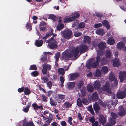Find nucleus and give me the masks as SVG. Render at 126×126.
<instances>
[{"mask_svg":"<svg viewBox=\"0 0 126 126\" xmlns=\"http://www.w3.org/2000/svg\"><path fill=\"white\" fill-rule=\"evenodd\" d=\"M83 83L82 81H79L76 82L75 86L77 89H80L83 85Z\"/></svg>","mask_w":126,"mask_h":126,"instance_id":"obj_9","label":"nucleus"},{"mask_svg":"<svg viewBox=\"0 0 126 126\" xmlns=\"http://www.w3.org/2000/svg\"><path fill=\"white\" fill-rule=\"evenodd\" d=\"M37 69V67L35 65H31L29 69L30 70H36Z\"/></svg>","mask_w":126,"mask_h":126,"instance_id":"obj_47","label":"nucleus"},{"mask_svg":"<svg viewBox=\"0 0 126 126\" xmlns=\"http://www.w3.org/2000/svg\"><path fill=\"white\" fill-rule=\"evenodd\" d=\"M102 24L103 25L105 26L107 29H109L110 28V25L109 24L107 20H105L103 21Z\"/></svg>","mask_w":126,"mask_h":126,"instance_id":"obj_15","label":"nucleus"},{"mask_svg":"<svg viewBox=\"0 0 126 126\" xmlns=\"http://www.w3.org/2000/svg\"><path fill=\"white\" fill-rule=\"evenodd\" d=\"M87 110L89 111L90 112L93 114L94 115V113L93 109L92 106L91 105L90 106L87 108Z\"/></svg>","mask_w":126,"mask_h":126,"instance_id":"obj_34","label":"nucleus"},{"mask_svg":"<svg viewBox=\"0 0 126 126\" xmlns=\"http://www.w3.org/2000/svg\"><path fill=\"white\" fill-rule=\"evenodd\" d=\"M53 93V92L51 91H49L47 92V95L49 97Z\"/></svg>","mask_w":126,"mask_h":126,"instance_id":"obj_63","label":"nucleus"},{"mask_svg":"<svg viewBox=\"0 0 126 126\" xmlns=\"http://www.w3.org/2000/svg\"><path fill=\"white\" fill-rule=\"evenodd\" d=\"M42 81L43 83H44L47 82L48 80V79L46 78H45L44 77H42L41 78Z\"/></svg>","mask_w":126,"mask_h":126,"instance_id":"obj_53","label":"nucleus"},{"mask_svg":"<svg viewBox=\"0 0 126 126\" xmlns=\"http://www.w3.org/2000/svg\"><path fill=\"white\" fill-rule=\"evenodd\" d=\"M115 78L112 75H110L109 78V80L110 81H112L113 80H114Z\"/></svg>","mask_w":126,"mask_h":126,"instance_id":"obj_50","label":"nucleus"},{"mask_svg":"<svg viewBox=\"0 0 126 126\" xmlns=\"http://www.w3.org/2000/svg\"><path fill=\"white\" fill-rule=\"evenodd\" d=\"M60 53L59 52H58L55 54V57L56 59V62H57L59 60V58L60 57Z\"/></svg>","mask_w":126,"mask_h":126,"instance_id":"obj_37","label":"nucleus"},{"mask_svg":"<svg viewBox=\"0 0 126 126\" xmlns=\"http://www.w3.org/2000/svg\"><path fill=\"white\" fill-rule=\"evenodd\" d=\"M102 24L101 23H99L98 24H96L94 25V27L95 28H97L99 27H101L102 26Z\"/></svg>","mask_w":126,"mask_h":126,"instance_id":"obj_58","label":"nucleus"},{"mask_svg":"<svg viewBox=\"0 0 126 126\" xmlns=\"http://www.w3.org/2000/svg\"><path fill=\"white\" fill-rule=\"evenodd\" d=\"M64 25L62 23L58 25L57 27V30L58 31H60L64 27Z\"/></svg>","mask_w":126,"mask_h":126,"instance_id":"obj_28","label":"nucleus"},{"mask_svg":"<svg viewBox=\"0 0 126 126\" xmlns=\"http://www.w3.org/2000/svg\"><path fill=\"white\" fill-rule=\"evenodd\" d=\"M75 20V18L73 16L69 17V18H66L64 19V22L65 23L68 22L73 21Z\"/></svg>","mask_w":126,"mask_h":126,"instance_id":"obj_16","label":"nucleus"},{"mask_svg":"<svg viewBox=\"0 0 126 126\" xmlns=\"http://www.w3.org/2000/svg\"><path fill=\"white\" fill-rule=\"evenodd\" d=\"M107 42L108 44L110 45H113L115 43L114 39L111 37H109L108 39Z\"/></svg>","mask_w":126,"mask_h":126,"instance_id":"obj_17","label":"nucleus"},{"mask_svg":"<svg viewBox=\"0 0 126 126\" xmlns=\"http://www.w3.org/2000/svg\"><path fill=\"white\" fill-rule=\"evenodd\" d=\"M88 49L87 47L85 45L80 46L79 47H77L76 48H74L72 51L68 55L67 53L65 52L63 53V57L64 58H71L73 57H76L78 54L79 51L80 52H84L87 51Z\"/></svg>","mask_w":126,"mask_h":126,"instance_id":"obj_1","label":"nucleus"},{"mask_svg":"<svg viewBox=\"0 0 126 126\" xmlns=\"http://www.w3.org/2000/svg\"><path fill=\"white\" fill-rule=\"evenodd\" d=\"M56 35V34H53V36H52L51 39L46 41V42L47 43H50L48 44V46L50 48H54L57 47V42L56 41L53 40L54 36H55Z\"/></svg>","mask_w":126,"mask_h":126,"instance_id":"obj_3","label":"nucleus"},{"mask_svg":"<svg viewBox=\"0 0 126 126\" xmlns=\"http://www.w3.org/2000/svg\"><path fill=\"white\" fill-rule=\"evenodd\" d=\"M110 125L112 126L115 125L116 123V122L114 119H112L110 118L109 120V123Z\"/></svg>","mask_w":126,"mask_h":126,"instance_id":"obj_30","label":"nucleus"},{"mask_svg":"<svg viewBox=\"0 0 126 126\" xmlns=\"http://www.w3.org/2000/svg\"><path fill=\"white\" fill-rule=\"evenodd\" d=\"M43 41L42 40H37L35 42L36 46L38 47L41 46L43 44Z\"/></svg>","mask_w":126,"mask_h":126,"instance_id":"obj_21","label":"nucleus"},{"mask_svg":"<svg viewBox=\"0 0 126 126\" xmlns=\"http://www.w3.org/2000/svg\"><path fill=\"white\" fill-rule=\"evenodd\" d=\"M111 115L113 119H115L117 117V114L114 113H111Z\"/></svg>","mask_w":126,"mask_h":126,"instance_id":"obj_52","label":"nucleus"},{"mask_svg":"<svg viewBox=\"0 0 126 126\" xmlns=\"http://www.w3.org/2000/svg\"><path fill=\"white\" fill-rule=\"evenodd\" d=\"M58 97L59 99H61V100H62L64 98V95L62 94H59Z\"/></svg>","mask_w":126,"mask_h":126,"instance_id":"obj_60","label":"nucleus"},{"mask_svg":"<svg viewBox=\"0 0 126 126\" xmlns=\"http://www.w3.org/2000/svg\"><path fill=\"white\" fill-rule=\"evenodd\" d=\"M93 108L94 111L96 112H98L100 109L99 104L96 103L93 105Z\"/></svg>","mask_w":126,"mask_h":126,"instance_id":"obj_12","label":"nucleus"},{"mask_svg":"<svg viewBox=\"0 0 126 126\" xmlns=\"http://www.w3.org/2000/svg\"><path fill=\"white\" fill-rule=\"evenodd\" d=\"M58 71L59 74L63 75L64 74V69L62 68H60L58 69Z\"/></svg>","mask_w":126,"mask_h":126,"instance_id":"obj_29","label":"nucleus"},{"mask_svg":"<svg viewBox=\"0 0 126 126\" xmlns=\"http://www.w3.org/2000/svg\"><path fill=\"white\" fill-rule=\"evenodd\" d=\"M61 124L62 126H66V124L65 121H63L61 122Z\"/></svg>","mask_w":126,"mask_h":126,"instance_id":"obj_64","label":"nucleus"},{"mask_svg":"<svg viewBox=\"0 0 126 126\" xmlns=\"http://www.w3.org/2000/svg\"><path fill=\"white\" fill-rule=\"evenodd\" d=\"M44 56L41 58V61L43 62L47 60V54H52V53L50 52H44L43 53Z\"/></svg>","mask_w":126,"mask_h":126,"instance_id":"obj_11","label":"nucleus"},{"mask_svg":"<svg viewBox=\"0 0 126 126\" xmlns=\"http://www.w3.org/2000/svg\"><path fill=\"white\" fill-rule=\"evenodd\" d=\"M78 75L77 74H73L70 75V77L72 79L74 80L78 77Z\"/></svg>","mask_w":126,"mask_h":126,"instance_id":"obj_32","label":"nucleus"},{"mask_svg":"<svg viewBox=\"0 0 126 126\" xmlns=\"http://www.w3.org/2000/svg\"><path fill=\"white\" fill-rule=\"evenodd\" d=\"M106 43L104 42H101L98 45V47L100 49H102L105 47Z\"/></svg>","mask_w":126,"mask_h":126,"instance_id":"obj_20","label":"nucleus"},{"mask_svg":"<svg viewBox=\"0 0 126 126\" xmlns=\"http://www.w3.org/2000/svg\"><path fill=\"white\" fill-rule=\"evenodd\" d=\"M85 26V24L84 22H81L78 25V27L79 28H83Z\"/></svg>","mask_w":126,"mask_h":126,"instance_id":"obj_38","label":"nucleus"},{"mask_svg":"<svg viewBox=\"0 0 126 126\" xmlns=\"http://www.w3.org/2000/svg\"><path fill=\"white\" fill-rule=\"evenodd\" d=\"M31 75L34 77L37 76L38 74V72L37 71H34L31 73Z\"/></svg>","mask_w":126,"mask_h":126,"instance_id":"obj_44","label":"nucleus"},{"mask_svg":"<svg viewBox=\"0 0 126 126\" xmlns=\"http://www.w3.org/2000/svg\"><path fill=\"white\" fill-rule=\"evenodd\" d=\"M28 105L26 107L23 108V110L25 112H27L28 111L29 108L30 107V105Z\"/></svg>","mask_w":126,"mask_h":126,"instance_id":"obj_43","label":"nucleus"},{"mask_svg":"<svg viewBox=\"0 0 126 126\" xmlns=\"http://www.w3.org/2000/svg\"><path fill=\"white\" fill-rule=\"evenodd\" d=\"M94 76L97 77L100 76L101 75V73L100 70L98 69L96 70V72L94 74Z\"/></svg>","mask_w":126,"mask_h":126,"instance_id":"obj_27","label":"nucleus"},{"mask_svg":"<svg viewBox=\"0 0 126 126\" xmlns=\"http://www.w3.org/2000/svg\"><path fill=\"white\" fill-rule=\"evenodd\" d=\"M96 16L98 17H103V15L102 14H100L98 13H95Z\"/></svg>","mask_w":126,"mask_h":126,"instance_id":"obj_55","label":"nucleus"},{"mask_svg":"<svg viewBox=\"0 0 126 126\" xmlns=\"http://www.w3.org/2000/svg\"><path fill=\"white\" fill-rule=\"evenodd\" d=\"M47 27H46L45 26L40 27V31H44L45 30L47 31Z\"/></svg>","mask_w":126,"mask_h":126,"instance_id":"obj_48","label":"nucleus"},{"mask_svg":"<svg viewBox=\"0 0 126 126\" xmlns=\"http://www.w3.org/2000/svg\"><path fill=\"white\" fill-rule=\"evenodd\" d=\"M125 46L124 43L122 42H120L118 43L117 47L118 49H123Z\"/></svg>","mask_w":126,"mask_h":126,"instance_id":"obj_19","label":"nucleus"},{"mask_svg":"<svg viewBox=\"0 0 126 126\" xmlns=\"http://www.w3.org/2000/svg\"><path fill=\"white\" fill-rule=\"evenodd\" d=\"M95 89L97 90L100 87V82L98 80H97L94 82L93 84Z\"/></svg>","mask_w":126,"mask_h":126,"instance_id":"obj_10","label":"nucleus"},{"mask_svg":"<svg viewBox=\"0 0 126 126\" xmlns=\"http://www.w3.org/2000/svg\"><path fill=\"white\" fill-rule=\"evenodd\" d=\"M32 106L33 107L34 109L36 110L38 109V106L36 104H32Z\"/></svg>","mask_w":126,"mask_h":126,"instance_id":"obj_62","label":"nucleus"},{"mask_svg":"<svg viewBox=\"0 0 126 126\" xmlns=\"http://www.w3.org/2000/svg\"><path fill=\"white\" fill-rule=\"evenodd\" d=\"M119 76V79L121 82H123L126 78V72H120Z\"/></svg>","mask_w":126,"mask_h":126,"instance_id":"obj_6","label":"nucleus"},{"mask_svg":"<svg viewBox=\"0 0 126 126\" xmlns=\"http://www.w3.org/2000/svg\"><path fill=\"white\" fill-rule=\"evenodd\" d=\"M120 63L118 59H115L113 61V65L114 67H118L120 65Z\"/></svg>","mask_w":126,"mask_h":126,"instance_id":"obj_8","label":"nucleus"},{"mask_svg":"<svg viewBox=\"0 0 126 126\" xmlns=\"http://www.w3.org/2000/svg\"><path fill=\"white\" fill-rule=\"evenodd\" d=\"M106 57L103 58L102 59V62L106 61L107 62H108L109 61H110V59L111 57L112 56L111 55V52L109 50H107L106 51Z\"/></svg>","mask_w":126,"mask_h":126,"instance_id":"obj_4","label":"nucleus"},{"mask_svg":"<svg viewBox=\"0 0 126 126\" xmlns=\"http://www.w3.org/2000/svg\"><path fill=\"white\" fill-rule=\"evenodd\" d=\"M32 25L31 23L28 22H27L25 26L26 29L29 31L32 30Z\"/></svg>","mask_w":126,"mask_h":126,"instance_id":"obj_22","label":"nucleus"},{"mask_svg":"<svg viewBox=\"0 0 126 126\" xmlns=\"http://www.w3.org/2000/svg\"><path fill=\"white\" fill-rule=\"evenodd\" d=\"M27 100V98L25 97H24L22 99V104L23 105H25L26 104V102Z\"/></svg>","mask_w":126,"mask_h":126,"instance_id":"obj_49","label":"nucleus"},{"mask_svg":"<svg viewBox=\"0 0 126 126\" xmlns=\"http://www.w3.org/2000/svg\"><path fill=\"white\" fill-rule=\"evenodd\" d=\"M100 104L103 107H106V105L107 106V107L109 108L110 107V106H109L110 104L107 105V104H105V103H104L103 102H101L100 103Z\"/></svg>","mask_w":126,"mask_h":126,"instance_id":"obj_45","label":"nucleus"},{"mask_svg":"<svg viewBox=\"0 0 126 126\" xmlns=\"http://www.w3.org/2000/svg\"><path fill=\"white\" fill-rule=\"evenodd\" d=\"M77 104L79 106L82 107V106L81 100L79 98L78 99L77 101Z\"/></svg>","mask_w":126,"mask_h":126,"instance_id":"obj_39","label":"nucleus"},{"mask_svg":"<svg viewBox=\"0 0 126 126\" xmlns=\"http://www.w3.org/2000/svg\"><path fill=\"white\" fill-rule=\"evenodd\" d=\"M44 66L46 68V69L47 70H49L51 68V66L50 65H49L48 64H47L46 65H45Z\"/></svg>","mask_w":126,"mask_h":126,"instance_id":"obj_54","label":"nucleus"},{"mask_svg":"<svg viewBox=\"0 0 126 126\" xmlns=\"http://www.w3.org/2000/svg\"><path fill=\"white\" fill-rule=\"evenodd\" d=\"M42 72L43 74H47V70L45 67L44 66L42 70Z\"/></svg>","mask_w":126,"mask_h":126,"instance_id":"obj_42","label":"nucleus"},{"mask_svg":"<svg viewBox=\"0 0 126 126\" xmlns=\"http://www.w3.org/2000/svg\"><path fill=\"white\" fill-rule=\"evenodd\" d=\"M48 18L51 19L53 20L54 21H56L57 19L55 16L52 14H50L49 15V17Z\"/></svg>","mask_w":126,"mask_h":126,"instance_id":"obj_33","label":"nucleus"},{"mask_svg":"<svg viewBox=\"0 0 126 126\" xmlns=\"http://www.w3.org/2000/svg\"><path fill=\"white\" fill-rule=\"evenodd\" d=\"M82 102L85 105H87L88 103V100L86 99H82Z\"/></svg>","mask_w":126,"mask_h":126,"instance_id":"obj_51","label":"nucleus"},{"mask_svg":"<svg viewBox=\"0 0 126 126\" xmlns=\"http://www.w3.org/2000/svg\"><path fill=\"white\" fill-rule=\"evenodd\" d=\"M45 26L46 27H47L48 26L47 24L44 21L41 22L40 24V27L41 26Z\"/></svg>","mask_w":126,"mask_h":126,"instance_id":"obj_41","label":"nucleus"},{"mask_svg":"<svg viewBox=\"0 0 126 126\" xmlns=\"http://www.w3.org/2000/svg\"><path fill=\"white\" fill-rule=\"evenodd\" d=\"M64 106L66 108H69L70 107L71 105L68 102H65L64 103Z\"/></svg>","mask_w":126,"mask_h":126,"instance_id":"obj_46","label":"nucleus"},{"mask_svg":"<svg viewBox=\"0 0 126 126\" xmlns=\"http://www.w3.org/2000/svg\"><path fill=\"white\" fill-rule=\"evenodd\" d=\"M24 94L26 95H29L31 92L30 90L27 87L24 88Z\"/></svg>","mask_w":126,"mask_h":126,"instance_id":"obj_26","label":"nucleus"},{"mask_svg":"<svg viewBox=\"0 0 126 126\" xmlns=\"http://www.w3.org/2000/svg\"><path fill=\"white\" fill-rule=\"evenodd\" d=\"M47 84L49 88L50 89H51L52 86L51 82L49 81L47 83Z\"/></svg>","mask_w":126,"mask_h":126,"instance_id":"obj_61","label":"nucleus"},{"mask_svg":"<svg viewBox=\"0 0 126 126\" xmlns=\"http://www.w3.org/2000/svg\"><path fill=\"white\" fill-rule=\"evenodd\" d=\"M52 34V32H49L46 34L45 37H43V39L44 40L46 39Z\"/></svg>","mask_w":126,"mask_h":126,"instance_id":"obj_36","label":"nucleus"},{"mask_svg":"<svg viewBox=\"0 0 126 126\" xmlns=\"http://www.w3.org/2000/svg\"><path fill=\"white\" fill-rule=\"evenodd\" d=\"M26 126H34L33 123L32 122H30L27 124Z\"/></svg>","mask_w":126,"mask_h":126,"instance_id":"obj_59","label":"nucleus"},{"mask_svg":"<svg viewBox=\"0 0 126 126\" xmlns=\"http://www.w3.org/2000/svg\"><path fill=\"white\" fill-rule=\"evenodd\" d=\"M119 114L120 116H124L126 113L124 108L123 106H120L119 107Z\"/></svg>","mask_w":126,"mask_h":126,"instance_id":"obj_7","label":"nucleus"},{"mask_svg":"<svg viewBox=\"0 0 126 126\" xmlns=\"http://www.w3.org/2000/svg\"><path fill=\"white\" fill-rule=\"evenodd\" d=\"M87 88L88 91L91 92H93L94 90L93 87L92 85H88Z\"/></svg>","mask_w":126,"mask_h":126,"instance_id":"obj_31","label":"nucleus"},{"mask_svg":"<svg viewBox=\"0 0 126 126\" xmlns=\"http://www.w3.org/2000/svg\"><path fill=\"white\" fill-rule=\"evenodd\" d=\"M80 16V14L79 13H75L73 15V16L75 18V19L79 17Z\"/></svg>","mask_w":126,"mask_h":126,"instance_id":"obj_40","label":"nucleus"},{"mask_svg":"<svg viewBox=\"0 0 126 126\" xmlns=\"http://www.w3.org/2000/svg\"><path fill=\"white\" fill-rule=\"evenodd\" d=\"M89 121L92 123H93L95 121V119L94 117L93 116L90 117L89 118Z\"/></svg>","mask_w":126,"mask_h":126,"instance_id":"obj_56","label":"nucleus"},{"mask_svg":"<svg viewBox=\"0 0 126 126\" xmlns=\"http://www.w3.org/2000/svg\"><path fill=\"white\" fill-rule=\"evenodd\" d=\"M90 41V37L88 36H86L84 37V41L85 43L89 44Z\"/></svg>","mask_w":126,"mask_h":126,"instance_id":"obj_23","label":"nucleus"},{"mask_svg":"<svg viewBox=\"0 0 126 126\" xmlns=\"http://www.w3.org/2000/svg\"><path fill=\"white\" fill-rule=\"evenodd\" d=\"M106 119L105 117L102 115L100 116L99 119V121L102 124L104 125L106 123Z\"/></svg>","mask_w":126,"mask_h":126,"instance_id":"obj_18","label":"nucleus"},{"mask_svg":"<svg viewBox=\"0 0 126 126\" xmlns=\"http://www.w3.org/2000/svg\"><path fill=\"white\" fill-rule=\"evenodd\" d=\"M63 32L62 33L63 37L66 39H69L71 37V32Z\"/></svg>","mask_w":126,"mask_h":126,"instance_id":"obj_14","label":"nucleus"},{"mask_svg":"<svg viewBox=\"0 0 126 126\" xmlns=\"http://www.w3.org/2000/svg\"><path fill=\"white\" fill-rule=\"evenodd\" d=\"M108 67L106 66L103 67L101 69V72L102 74H105L107 72L108 70Z\"/></svg>","mask_w":126,"mask_h":126,"instance_id":"obj_24","label":"nucleus"},{"mask_svg":"<svg viewBox=\"0 0 126 126\" xmlns=\"http://www.w3.org/2000/svg\"><path fill=\"white\" fill-rule=\"evenodd\" d=\"M102 54L101 52L100 51H98L97 56L96 58V61L94 62H91V61H89L86 64L87 67L89 69H90L92 67L93 68H95L98 66V63L100 59L99 55Z\"/></svg>","mask_w":126,"mask_h":126,"instance_id":"obj_2","label":"nucleus"},{"mask_svg":"<svg viewBox=\"0 0 126 126\" xmlns=\"http://www.w3.org/2000/svg\"><path fill=\"white\" fill-rule=\"evenodd\" d=\"M50 104L52 106H56L57 105L56 102H55L54 100L52 99V98L50 99Z\"/></svg>","mask_w":126,"mask_h":126,"instance_id":"obj_35","label":"nucleus"},{"mask_svg":"<svg viewBox=\"0 0 126 126\" xmlns=\"http://www.w3.org/2000/svg\"><path fill=\"white\" fill-rule=\"evenodd\" d=\"M91 98L93 99L94 100H96L98 98V96L97 93H93L91 96Z\"/></svg>","mask_w":126,"mask_h":126,"instance_id":"obj_25","label":"nucleus"},{"mask_svg":"<svg viewBox=\"0 0 126 126\" xmlns=\"http://www.w3.org/2000/svg\"><path fill=\"white\" fill-rule=\"evenodd\" d=\"M102 89L103 90L106 91L109 93H111V92L109 88V82H107L106 84L104 85L102 87Z\"/></svg>","mask_w":126,"mask_h":126,"instance_id":"obj_5","label":"nucleus"},{"mask_svg":"<svg viewBox=\"0 0 126 126\" xmlns=\"http://www.w3.org/2000/svg\"><path fill=\"white\" fill-rule=\"evenodd\" d=\"M74 35L76 37H78L81 34V33L79 32H75L74 33Z\"/></svg>","mask_w":126,"mask_h":126,"instance_id":"obj_57","label":"nucleus"},{"mask_svg":"<svg viewBox=\"0 0 126 126\" xmlns=\"http://www.w3.org/2000/svg\"><path fill=\"white\" fill-rule=\"evenodd\" d=\"M75 83L74 82H69L67 83V87L69 89H71L75 86Z\"/></svg>","mask_w":126,"mask_h":126,"instance_id":"obj_13","label":"nucleus"}]
</instances>
